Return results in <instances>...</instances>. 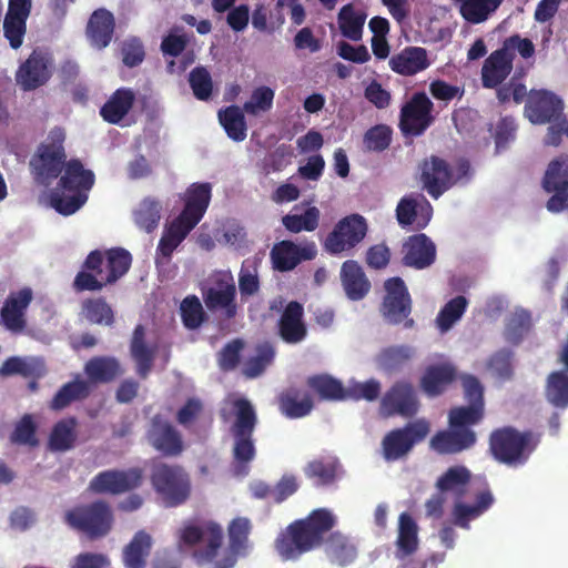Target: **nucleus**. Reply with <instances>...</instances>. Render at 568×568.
Returning <instances> with one entry per match:
<instances>
[{"instance_id":"0eeeda50","label":"nucleus","mask_w":568,"mask_h":568,"mask_svg":"<svg viewBox=\"0 0 568 568\" xmlns=\"http://www.w3.org/2000/svg\"><path fill=\"white\" fill-rule=\"evenodd\" d=\"M151 484L168 507L184 504L191 495L190 476L180 465L155 464L151 473Z\"/></svg>"},{"instance_id":"864d4df0","label":"nucleus","mask_w":568,"mask_h":568,"mask_svg":"<svg viewBox=\"0 0 568 568\" xmlns=\"http://www.w3.org/2000/svg\"><path fill=\"white\" fill-rule=\"evenodd\" d=\"M260 263L261 261L258 258L252 257L244 260L241 265L237 282L242 301H247L260 292Z\"/></svg>"},{"instance_id":"5fc2aeb1","label":"nucleus","mask_w":568,"mask_h":568,"mask_svg":"<svg viewBox=\"0 0 568 568\" xmlns=\"http://www.w3.org/2000/svg\"><path fill=\"white\" fill-rule=\"evenodd\" d=\"M460 16L470 23L478 24L488 19L501 4L503 0H455Z\"/></svg>"},{"instance_id":"4c0bfd02","label":"nucleus","mask_w":568,"mask_h":568,"mask_svg":"<svg viewBox=\"0 0 568 568\" xmlns=\"http://www.w3.org/2000/svg\"><path fill=\"white\" fill-rule=\"evenodd\" d=\"M278 407L283 415L295 419L307 416L312 412L314 403L308 393L291 387L278 396Z\"/></svg>"},{"instance_id":"4468645a","label":"nucleus","mask_w":568,"mask_h":568,"mask_svg":"<svg viewBox=\"0 0 568 568\" xmlns=\"http://www.w3.org/2000/svg\"><path fill=\"white\" fill-rule=\"evenodd\" d=\"M418 172L423 190L435 200L456 182L453 168L446 160L437 155L425 158L418 165Z\"/></svg>"},{"instance_id":"49530a36","label":"nucleus","mask_w":568,"mask_h":568,"mask_svg":"<svg viewBox=\"0 0 568 568\" xmlns=\"http://www.w3.org/2000/svg\"><path fill=\"white\" fill-rule=\"evenodd\" d=\"M306 384L321 400L339 402L346 399V388L343 383L331 375L310 376Z\"/></svg>"},{"instance_id":"3c124183","label":"nucleus","mask_w":568,"mask_h":568,"mask_svg":"<svg viewBox=\"0 0 568 568\" xmlns=\"http://www.w3.org/2000/svg\"><path fill=\"white\" fill-rule=\"evenodd\" d=\"M338 460L334 457H322L311 460L304 468L305 476L316 486L332 485L338 470Z\"/></svg>"},{"instance_id":"6e6552de","label":"nucleus","mask_w":568,"mask_h":568,"mask_svg":"<svg viewBox=\"0 0 568 568\" xmlns=\"http://www.w3.org/2000/svg\"><path fill=\"white\" fill-rule=\"evenodd\" d=\"M434 103L424 91L415 92L399 112L398 128L405 138L423 135L433 124Z\"/></svg>"},{"instance_id":"20e7f679","label":"nucleus","mask_w":568,"mask_h":568,"mask_svg":"<svg viewBox=\"0 0 568 568\" xmlns=\"http://www.w3.org/2000/svg\"><path fill=\"white\" fill-rule=\"evenodd\" d=\"M232 405L235 413V420L231 429L234 436V474L246 476L248 464L256 454L253 433L257 424V416L253 405L246 398H236Z\"/></svg>"},{"instance_id":"e433bc0d","label":"nucleus","mask_w":568,"mask_h":568,"mask_svg":"<svg viewBox=\"0 0 568 568\" xmlns=\"http://www.w3.org/2000/svg\"><path fill=\"white\" fill-rule=\"evenodd\" d=\"M341 280L347 297L352 301H359L365 297L371 288L361 265L353 260L345 261L341 268Z\"/></svg>"},{"instance_id":"bf43d9fd","label":"nucleus","mask_w":568,"mask_h":568,"mask_svg":"<svg viewBox=\"0 0 568 568\" xmlns=\"http://www.w3.org/2000/svg\"><path fill=\"white\" fill-rule=\"evenodd\" d=\"M514 356L511 349H498L487 359L486 368L498 381H510L515 373Z\"/></svg>"},{"instance_id":"09e8293b","label":"nucleus","mask_w":568,"mask_h":568,"mask_svg":"<svg viewBox=\"0 0 568 568\" xmlns=\"http://www.w3.org/2000/svg\"><path fill=\"white\" fill-rule=\"evenodd\" d=\"M551 372L546 381L545 396L554 407H568V368Z\"/></svg>"},{"instance_id":"8fccbe9b","label":"nucleus","mask_w":568,"mask_h":568,"mask_svg":"<svg viewBox=\"0 0 568 568\" xmlns=\"http://www.w3.org/2000/svg\"><path fill=\"white\" fill-rule=\"evenodd\" d=\"M365 21L366 13L356 11L353 3L343 6L337 14L341 33L352 41L362 39Z\"/></svg>"},{"instance_id":"f257e3e1","label":"nucleus","mask_w":568,"mask_h":568,"mask_svg":"<svg viewBox=\"0 0 568 568\" xmlns=\"http://www.w3.org/2000/svg\"><path fill=\"white\" fill-rule=\"evenodd\" d=\"M336 524L337 518L329 509H314L281 530L274 540V549L282 560L296 561L303 555L324 547L332 565L347 567L356 560L358 548L349 536L332 531Z\"/></svg>"},{"instance_id":"b1692460","label":"nucleus","mask_w":568,"mask_h":568,"mask_svg":"<svg viewBox=\"0 0 568 568\" xmlns=\"http://www.w3.org/2000/svg\"><path fill=\"white\" fill-rule=\"evenodd\" d=\"M32 297L30 287H23L8 296L0 310V320L7 329L12 333H21L26 328L24 315Z\"/></svg>"},{"instance_id":"052dcab7","label":"nucleus","mask_w":568,"mask_h":568,"mask_svg":"<svg viewBox=\"0 0 568 568\" xmlns=\"http://www.w3.org/2000/svg\"><path fill=\"white\" fill-rule=\"evenodd\" d=\"M484 415L485 408L480 406H457L448 413V425L458 429H470L481 422Z\"/></svg>"},{"instance_id":"2f4dec72","label":"nucleus","mask_w":568,"mask_h":568,"mask_svg":"<svg viewBox=\"0 0 568 568\" xmlns=\"http://www.w3.org/2000/svg\"><path fill=\"white\" fill-rule=\"evenodd\" d=\"M95 182L94 173L85 169L79 159H71L64 165L57 186L64 190L83 192L89 195V191Z\"/></svg>"},{"instance_id":"4be33fe9","label":"nucleus","mask_w":568,"mask_h":568,"mask_svg":"<svg viewBox=\"0 0 568 568\" xmlns=\"http://www.w3.org/2000/svg\"><path fill=\"white\" fill-rule=\"evenodd\" d=\"M402 264L414 270H425L436 261V245L424 233L405 239L402 245Z\"/></svg>"},{"instance_id":"dca6fc26","label":"nucleus","mask_w":568,"mask_h":568,"mask_svg":"<svg viewBox=\"0 0 568 568\" xmlns=\"http://www.w3.org/2000/svg\"><path fill=\"white\" fill-rule=\"evenodd\" d=\"M419 406L414 386L406 381H398L392 385L381 402V410L386 417L410 418L418 413Z\"/></svg>"},{"instance_id":"c03bdc74","label":"nucleus","mask_w":568,"mask_h":568,"mask_svg":"<svg viewBox=\"0 0 568 568\" xmlns=\"http://www.w3.org/2000/svg\"><path fill=\"white\" fill-rule=\"evenodd\" d=\"M91 385L89 382L77 376L73 381L62 385L50 402V408L61 410L75 400L89 397Z\"/></svg>"},{"instance_id":"f704fd0d","label":"nucleus","mask_w":568,"mask_h":568,"mask_svg":"<svg viewBox=\"0 0 568 568\" xmlns=\"http://www.w3.org/2000/svg\"><path fill=\"white\" fill-rule=\"evenodd\" d=\"M471 481L470 470L463 465L452 466L436 480L435 487L440 494H450L454 499L465 498Z\"/></svg>"},{"instance_id":"0e129e2a","label":"nucleus","mask_w":568,"mask_h":568,"mask_svg":"<svg viewBox=\"0 0 568 568\" xmlns=\"http://www.w3.org/2000/svg\"><path fill=\"white\" fill-rule=\"evenodd\" d=\"M38 425L31 414H24L14 425L10 435V442L16 445L37 447L39 439L37 437Z\"/></svg>"},{"instance_id":"a19ab883","label":"nucleus","mask_w":568,"mask_h":568,"mask_svg":"<svg viewBox=\"0 0 568 568\" xmlns=\"http://www.w3.org/2000/svg\"><path fill=\"white\" fill-rule=\"evenodd\" d=\"M130 353L136 363L139 376L145 378L152 368L154 351L145 343V328L142 324L136 325L133 331Z\"/></svg>"},{"instance_id":"cd10ccee","label":"nucleus","mask_w":568,"mask_h":568,"mask_svg":"<svg viewBox=\"0 0 568 568\" xmlns=\"http://www.w3.org/2000/svg\"><path fill=\"white\" fill-rule=\"evenodd\" d=\"M457 378V369L450 362L428 365L420 377L419 386L428 397L442 395Z\"/></svg>"},{"instance_id":"79ce46f5","label":"nucleus","mask_w":568,"mask_h":568,"mask_svg":"<svg viewBox=\"0 0 568 568\" xmlns=\"http://www.w3.org/2000/svg\"><path fill=\"white\" fill-rule=\"evenodd\" d=\"M252 525L246 517H236L227 526L229 554L226 556L244 557L250 549Z\"/></svg>"},{"instance_id":"58836bf2","label":"nucleus","mask_w":568,"mask_h":568,"mask_svg":"<svg viewBox=\"0 0 568 568\" xmlns=\"http://www.w3.org/2000/svg\"><path fill=\"white\" fill-rule=\"evenodd\" d=\"M152 544V537L145 530L135 532L122 551V561L125 568H145Z\"/></svg>"},{"instance_id":"7c9ffc66","label":"nucleus","mask_w":568,"mask_h":568,"mask_svg":"<svg viewBox=\"0 0 568 568\" xmlns=\"http://www.w3.org/2000/svg\"><path fill=\"white\" fill-rule=\"evenodd\" d=\"M463 499H456L452 509L454 525L463 529H469L470 521L481 516L494 504V496L489 489L479 491L474 505H468Z\"/></svg>"},{"instance_id":"412c9836","label":"nucleus","mask_w":568,"mask_h":568,"mask_svg":"<svg viewBox=\"0 0 568 568\" xmlns=\"http://www.w3.org/2000/svg\"><path fill=\"white\" fill-rule=\"evenodd\" d=\"M204 537L206 538V545L195 552V557L199 561L212 562L216 558L223 541V530L219 524L209 523L203 529L190 525L184 527L181 532V540L187 546L199 544Z\"/></svg>"},{"instance_id":"e2e57ef3","label":"nucleus","mask_w":568,"mask_h":568,"mask_svg":"<svg viewBox=\"0 0 568 568\" xmlns=\"http://www.w3.org/2000/svg\"><path fill=\"white\" fill-rule=\"evenodd\" d=\"M468 306V301L465 296L458 295L450 301H448L439 311L436 317L437 327L440 332H447L453 327V325L462 318L466 308Z\"/></svg>"},{"instance_id":"ddd939ff","label":"nucleus","mask_w":568,"mask_h":568,"mask_svg":"<svg viewBox=\"0 0 568 568\" xmlns=\"http://www.w3.org/2000/svg\"><path fill=\"white\" fill-rule=\"evenodd\" d=\"M145 436L148 443L165 457H178L185 449L180 430L161 414L151 417Z\"/></svg>"},{"instance_id":"f3484780","label":"nucleus","mask_w":568,"mask_h":568,"mask_svg":"<svg viewBox=\"0 0 568 568\" xmlns=\"http://www.w3.org/2000/svg\"><path fill=\"white\" fill-rule=\"evenodd\" d=\"M564 110L562 100L554 92L530 90L525 105V115L531 123L545 124L558 120Z\"/></svg>"},{"instance_id":"1a4fd4ad","label":"nucleus","mask_w":568,"mask_h":568,"mask_svg":"<svg viewBox=\"0 0 568 568\" xmlns=\"http://www.w3.org/2000/svg\"><path fill=\"white\" fill-rule=\"evenodd\" d=\"M429 433V423L418 419L402 428L388 432L382 440L383 456L387 462L398 460L406 456L413 447L424 440Z\"/></svg>"},{"instance_id":"6e6d98bb","label":"nucleus","mask_w":568,"mask_h":568,"mask_svg":"<svg viewBox=\"0 0 568 568\" xmlns=\"http://www.w3.org/2000/svg\"><path fill=\"white\" fill-rule=\"evenodd\" d=\"M219 119L227 136L235 142L246 139V122L242 110L237 105H230L219 112Z\"/></svg>"},{"instance_id":"393cba45","label":"nucleus","mask_w":568,"mask_h":568,"mask_svg":"<svg viewBox=\"0 0 568 568\" xmlns=\"http://www.w3.org/2000/svg\"><path fill=\"white\" fill-rule=\"evenodd\" d=\"M278 336L287 344H298L307 335L304 322V307L297 301H291L284 307L277 322Z\"/></svg>"},{"instance_id":"774afa93","label":"nucleus","mask_w":568,"mask_h":568,"mask_svg":"<svg viewBox=\"0 0 568 568\" xmlns=\"http://www.w3.org/2000/svg\"><path fill=\"white\" fill-rule=\"evenodd\" d=\"M274 95L275 92L270 87H257L253 90L250 100L243 104V111L250 115L267 112L273 106Z\"/></svg>"},{"instance_id":"aec40b11","label":"nucleus","mask_w":568,"mask_h":568,"mask_svg":"<svg viewBox=\"0 0 568 568\" xmlns=\"http://www.w3.org/2000/svg\"><path fill=\"white\" fill-rule=\"evenodd\" d=\"M51 59L41 50H33L16 72V82L23 91H33L51 78Z\"/></svg>"},{"instance_id":"9d476101","label":"nucleus","mask_w":568,"mask_h":568,"mask_svg":"<svg viewBox=\"0 0 568 568\" xmlns=\"http://www.w3.org/2000/svg\"><path fill=\"white\" fill-rule=\"evenodd\" d=\"M385 296L382 303L384 318L394 325L404 324L405 328H412L415 324L409 317L412 313V298L405 282L398 277H390L384 283Z\"/></svg>"},{"instance_id":"37998d69","label":"nucleus","mask_w":568,"mask_h":568,"mask_svg":"<svg viewBox=\"0 0 568 568\" xmlns=\"http://www.w3.org/2000/svg\"><path fill=\"white\" fill-rule=\"evenodd\" d=\"M84 372L93 383H110L122 375L119 361L109 356H95L87 362Z\"/></svg>"},{"instance_id":"c85d7f7f","label":"nucleus","mask_w":568,"mask_h":568,"mask_svg":"<svg viewBox=\"0 0 568 568\" xmlns=\"http://www.w3.org/2000/svg\"><path fill=\"white\" fill-rule=\"evenodd\" d=\"M114 30L115 19L113 13L105 8H99L91 13L85 34L93 48L102 50L111 43Z\"/></svg>"},{"instance_id":"5701e85b","label":"nucleus","mask_w":568,"mask_h":568,"mask_svg":"<svg viewBox=\"0 0 568 568\" xmlns=\"http://www.w3.org/2000/svg\"><path fill=\"white\" fill-rule=\"evenodd\" d=\"M433 216V206L420 193H412L400 199L396 207V219L402 227L414 225L425 229Z\"/></svg>"},{"instance_id":"39448f33","label":"nucleus","mask_w":568,"mask_h":568,"mask_svg":"<svg viewBox=\"0 0 568 568\" xmlns=\"http://www.w3.org/2000/svg\"><path fill=\"white\" fill-rule=\"evenodd\" d=\"M64 142V130L54 126L37 146L36 152L30 159L29 168L39 184L49 185L62 173L68 162Z\"/></svg>"},{"instance_id":"a211bd4d","label":"nucleus","mask_w":568,"mask_h":568,"mask_svg":"<svg viewBox=\"0 0 568 568\" xmlns=\"http://www.w3.org/2000/svg\"><path fill=\"white\" fill-rule=\"evenodd\" d=\"M202 296L210 312L221 311L226 320H232L236 316V286L231 274L219 277L213 286L203 291Z\"/></svg>"},{"instance_id":"2eb2a0df","label":"nucleus","mask_w":568,"mask_h":568,"mask_svg":"<svg viewBox=\"0 0 568 568\" xmlns=\"http://www.w3.org/2000/svg\"><path fill=\"white\" fill-rule=\"evenodd\" d=\"M542 187L552 193L546 205L549 212L559 213L568 209V156H558L549 163Z\"/></svg>"},{"instance_id":"f03ea898","label":"nucleus","mask_w":568,"mask_h":568,"mask_svg":"<svg viewBox=\"0 0 568 568\" xmlns=\"http://www.w3.org/2000/svg\"><path fill=\"white\" fill-rule=\"evenodd\" d=\"M132 264L131 253L123 247L91 251L75 274L72 288L77 293L100 292L124 276Z\"/></svg>"},{"instance_id":"a18cd8bd","label":"nucleus","mask_w":568,"mask_h":568,"mask_svg":"<svg viewBox=\"0 0 568 568\" xmlns=\"http://www.w3.org/2000/svg\"><path fill=\"white\" fill-rule=\"evenodd\" d=\"M88 199L89 195L83 192L69 191L61 186H55L49 194L50 206L64 216L79 211Z\"/></svg>"},{"instance_id":"72a5a7b5","label":"nucleus","mask_w":568,"mask_h":568,"mask_svg":"<svg viewBox=\"0 0 568 568\" xmlns=\"http://www.w3.org/2000/svg\"><path fill=\"white\" fill-rule=\"evenodd\" d=\"M135 103V93L131 88L116 89L100 109L101 118L110 124H120Z\"/></svg>"},{"instance_id":"6ab92c4d","label":"nucleus","mask_w":568,"mask_h":568,"mask_svg":"<svg viewBox=\"0 0 568 568\" xmlns=\"http://www.w3.org/2000/svg\"><path fill=\"white\" fill-rule=\"evenodd\" d=\"M317 255V247L314 242H305L302 245L290 240H283L273 245L270 256L272 266L278 272L294 270L304 261H312Z\"/></svg>"},{"instance_id":"603ef678","label":"nucleus","mask_w":568,"mask_h":568,"mask_svg":"<svg viewBox=\"0 0 568 568\" xmlns=\"http://www.w3.org/2000/svg\"><path fill=\"white\" fill-rule=\"evenodd\" d=\"M77 419L69 417L59 420L52 428L48 445L52 452H67L73 448L77 440Z\"/></svg>"},{"instance_id":"13d9d810","label":"nucleus","mask_w":568,"mask_h":568,"mask_svg":"<svg viewBox=\"0 0 568 568\" xmlns=\"http://www.w3.org/2000/svg\"><path fill=\"white\" fill-rule=\"evenodd\" d=\"M320 219V210L316 206H310L302 214L288 213L284 215L282 224L291 233L313 232L318 227Z\"/></svg>"},{"instance_id":"f8f14e48","label":"nucleus","mask_w":568,"mask_h":568,"mask_svg":"<svg viewBox=\"0 0 568 568\" xmlns=\"http://www.w3.org/2000/svg\"><path fill=\"white\" fill-rule=\"evenodd\" d=\"M144 471L140 467L108 469L98 473L89 483V490L99 495H121L143 484Z\"/></svg>"},{"instance_id":"423d86ee","label":"nucleus","mask_w":568,"mask_h":568,"mask_svg":"<svg viewBox=\"0 0 568 568\" xmlns=\"http://www.w3.org/2000/svg\"><path fill=\"white\" fill-rule=\"evenodd\" d=\"M64 523L90 540L105 537L112 529L114 515L105 500L80 504L64 514Z\"/></svg>"},{"instance_id":"4d7b16f0","label":"nucleus","mask_w":568,"mask_h":568,"mask_svg":"<svg viewBox=\"0 0 568 568\" xmlns=\"http://www.w3.org/2000/svg\"><path fill=\"white\" fill-rule=\"evenodd\" d=\"M81 313L92 324L110 326L114 323L113 310L103 297L85 298L81 303Z\"/></svg>"},{"instance_id":"bb28decb","label":"nucleus","mask_w":568,"mask_h":568,"mask_svg":"<svg viewBox=\"0 0 568 568\" xmlns=\"http://www.w3.org/2000/svg\"><path fill=\"white\" fill-rule=\"evenodd\" d=\"M211 195L212 187L210 183L191 184L185 192L184 207L178 217L195 227L209 207Z\"/></svg>"},{"instance_id":"9b49d317","label":"nucleus","mask_w":568,"mask_h":568,"mask_svg":"<svg viewBox=\"0 0 568 568\" xmlns=\"http://www.w3.org/2000/svg\"><path fill=\"white\" fill-rule=\"evenodd\" d=\"M367 223L359 214L339 220L327 234L323 247L331 255H338L357 246L366 236Z\"/></svg>"},{"instance_id":"7ed1b4c3","label":"nucleus","mask_w":568,"mask_h":568,"mask_svg":"<svg viewBox=\"0 0 568 568\" xmlns=\"http://www.w3.org/2000/svg\"><path fill=\"white\" fill-rule=\"evenodd\" d=\"M538 444L539 437L531 430L520 432L513 426L496 428L488 437V450L491 457L511 467L525 465Z\"/></svg>"},{"instance_id":"ea45409f","label":"nucleus","mask_w":568,"mask_h":568,"mask_svg":"<svg viewBox=\"0 0 568 568\" xmlns=\"http://www.w3.org/2000/svg\"><path fill=\"white\" fill-rule=\"evenodd\" d=\"M418 526L408 513H402L398 518V536L395 556L398 560L412 556L418 549Z\"/></svg>"},{"instance_id":"680f3d73","label":"nucleus","mask_w":568,"mask_h":568,"mask_svg":"<svg viewBox=\"0 0 568 568\" xmlns=\"http://www.w3.org/2000/svg\"><path fill=\"white\" fill-rule=\"evenodd\" d=\"M180 315L184 327L197 329L207 320L203 305L196 295H187L180 305Z\"/></svg>"},{"instance_id":"a878e982","label":"nucleus","mask_w":568,"mask_h":568,"mask_svg":"<svg viewBox=\"0 0 568 568\" xmlns=\"http://www.w3.org/2000/svg\"><path fill=\"white\" fill-rule=\"evenodd\" d=\"M477 442L471 429H449L437 432L430 439V448L440 455H454L471 448Z\"/></svg>"},{"instance_id":"c9c22d12","label":"nucleus","mask_w":568,"mask_h":568,"mask_svg":"<svg viewBox=\"0 0 568 568\" xmlns=\"http://www.w3.org/2000/svg\"><path fill=\"white\" fill-rule=\"evenodd\" d=\"M390 69L402 75H414L429 67L427 51L420 47H407L389 60Z\"/></svg>"},{"instance_id":"de8ad7c7","label":"nucleus","mask_w":568,"mask_h":568,"mask_svg":"<svg viewBox=\"0 0 568 568\" xmlns=\"http://www.w3.org/2000/svg\"><path fill=\"white\" fill-rule=\"evenodd\" d=\"M191 225L175 217L164 230L156 253L168 260L171 258L173 252L183 242L187 234L193 230Z\"/></svg>"},{"instance_id":"69168bd1","label":"nucleus","mask_w":568,"mask_h":568,"mask_svg":"<svg viewBox=\"0 0 568 568\" xmlns=\"http://www.w3.org/2000/svg\"><path fill=\"white\" fill-rule=\"evenodd\" d=\"M275 349L268 342L261 343L256 346V354L248 358L244 366V375L248 378L260 376L265 368L273 362Z\"/></svg>"},{"instance_id":"c756f323","label":"nucleus","mask_w":568,"mask_h":568,"mask_svg":"<svg viewBox=\"0 0 568 568\" xmlns=\"http://www.w3.org/2000/svg\"><path fill=\"white\" fill-rule=\"evenodd\" d=\"M513 60L506 48L493 51L481 68V84L486 89L499 87L513 71Z\"/></svg>"},{"instance_id":"473e14b6","label":"nucleus","mask_w":568,"mask_h":568,"mask_svg":"<svg viewBox=\"0 0 568 568\" xmlns=\"http://www.w3.org/2000/svg\"><path fill=\"white\" fill-rule=\"evenodd\" d=\"M415 356L416 349L410 345H390L378 352L375 364L379 371L392 375L403 371Z\"/></svg>"},{"instance_id":"338daca9","label":"nucleus","mask_w":568,"mask_h":568,"mask_svg":"<svg viewBox=\"0 0 568 568\" xmlns=\"http://www.w3.org/2000/svg\"><path fill=\"white\" fill-rule=\"evenodd\" d=\"M135 223L148 233L156 229L161 219V204L153 199H144L134 214Z\"/></svg>"}]
</instances>
